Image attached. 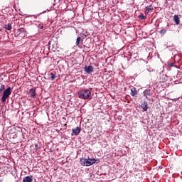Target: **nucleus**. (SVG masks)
<instances>
[{"label": "nucleus", "instance_id": "obj_2", "mask_svg": "<svg viewBox=\"0 0 182 182\" xmlns=\"http://www.w3.org/2000/svg\"><path fill=\"white\" fill-rule=\"evenodd\" d=\"M12 95V88L11 87H9L7 89L4 90L3 95L1 97V102L2 103H5L6 102V100L9 96Z\"/></svg>", "mask_w": 182, "mask_h": 182}, {"label": "nucleus", "instance_id": "obj_18", "mask_svg": "<svg viewBox=\"0 0 182 182\" xmlns=\"http://www.w3.org/2000/svg\"><path fill=\"white\" fill-rule=\"evenodd\" d=\"M166 32H167V31L166 29L163 28L159 31V33H162L163 35H164L166 33Z\"/></svg>", "mask_w": 182, "mask_h": 182}, {"label": "nucleus", "instance_id": "obj_11", "mask_svg": "<svg viewBox=\"0 0 182 182\" xmlns=\"http://www.w3.org/2000/svg\"><path fill=\"white\" fill-rule=\"evenodd\" d=\"M80 43H83V41L82 40V38L77 37L76 40V46L80 48Z\"/></svg>", "mask_w": 182, "mask_h": 182}, {"label": "nucleus", "instance_id": "obj_17", "mask_svg": "<svg viewBox=\"0 0 182 182\" xmlns=\"http://www.w3.org/2000/svg\"><path fill=\"white\" fill-rule=\"evenodd\" d=\"M139 19H144V20L146 19V16H144V15H143V14H141L139 16Z\"/></svg>", "mask_w": 182, "mask_h": 182}, {"label": "nucleus", "instance_id": "obj_3", "mask_svg": "<svg viewBox=\"0 0 182 182\" xmlns=\"http://www.w3.org/2000/svg\"><path fill=\"white\" fill-rule=\"evenodd\" d=\"M80 164L82 166H85L86 167H88L89 166H92V164H95L96 163V159H80Z\"/></svg>", "mask_w": 182, "mask_h": 182}, {"label": "nucleus", "instance_id": "obj_1", "mask_svg": "<svg viewBox=\"0 0 182 182\" xmlns=\"http://www.w3.org/2000/svg\"><path fill=\"white\" fill-rule=\"evenodd\" d=\"M77 95L80 99H84L85 100H87V99H89V97H90L92 95V92L89 90H82L78 92Z\"/></svg>", "mask_w": 182, "mask_h": 182}, {"label": "nucleus", "instance_id": "obj_21", "mask_svg": "<svg viewBox=\"0 0 182 182\" xmlns=\"http://www.w3.org/2000/svg\"><path fill=\"white\" fill-rule=\"evenodd\" d=\"M39 29H43V26H39Z\"/></svg>", "mask_w": 182, "mask_h": 182}, {"label": "nucleus", "instance_id": "obj_9", "mask_svg": "<svg viewBox=\"0 0 182 182\" xmlns=\"http://www.w3.org/2000/svg\"><path fill=\"white\" fill-rule=\"evenodd\" d=\"M85 70L87 73H92L93 72V66L89 65L88 67L85 66Z\"/></svg>", "mask_w": 182, "mask_h": 182}, {"label": "nucleus", "instance_id": "obj_14", "mask_svg": "<svg viewBox=\"0 0 182 182\" xmlns=\"http://www.w3.org/2000/svg\"><path fill=\"white\" fill-rule=\"evenodd\" d=\"M149 12H153V7L151 6L146 7L145 14H149Z\"/></svg>", "mask_w": 182, "mask_h": 182}, {"label": "nucleus", "instance_id": "obj_22", "mask_svg": "<svg viewBox=\"0 0 182 182\" xmlns=\"http://www.w3.org/2000/svg\"><path fill=\"white\" fill-rule=\"evenodd\" d=\"M1 30L0 29V32H1Z\"/></svg>", "mask_w": 182, "mask_h": 182}, {"label": "nucleus", "instance_id": "obj_6", "mask_svg": "<svg viewBox=\"0 0 182 182\" xmlns=\"http://www.w3.org/2000/svg\"><path fill=\"white\" fill-rule=\"evenodd\" d=\"M149 104H147V102L144 101L141 103V109H143V110H144V112H147L148 109H149Z\"/></svg>", "mask_w": 182, "mask_h": 182}, {"label": "nucleus", "instance_id": "obj_10", "mask_svg": "<svg viewBox=\"0 0 182 182\" xmlns=\"http://www.w3.org/2000/svg\"><path fill=\"white\" fill-rule=\"evenodd\" d=\"M139 93V91L137 90V88L132 87L131 89V96H136Z\"/></svg>", "mask_w": 182, "mask_h": 182}, {"label": "nucleus", "instance_id": "obj_16", "mask_svg": "<svg viewBox=\"0 0 182 182\" xmlns=\"http://www.w3.org/2000/svg\"><path fill=\"white\" fill-rule=\"evenodd\" d=\"M50 75L51 76V77H50L51 80H55V79H56V75H54L53 73H51L50 74Z\"/></svg>", "mask_w": 182, "mask_h": 182}, {"label": "nucleus", "instance_id": "obj_12", "mask_svg": "<svg viewBox=\"0 0 182 182\" xmlns=\"http://www.w3.org/2000/svg\"><path fill=\"white\" fill-rule=\"evenodd\" d=\"M151 95V90H145L144 91V96L147 99V96Z\"/></svg>", "mask_w": 182, "mask_h": 182}, {"label": "nucleus", "instance_id": "obj_5", "mask_svg": "<svg viewBox=\"0 0 182 182\" xmlns=\"http://www.w3.org/2000/svg\"><path fill=\"white\" fill-rule=\"evenodd\" d=\"M81 132L80 127H77L75 129H73L72 136H77Z\"/></svg>", "mask_w": 182, "mask_h": 182}, {"label": "nucleus", "instance_id": "obj_8", "mask_svg": "<svg viewBox=\"0 0 182 182\" xmlns=\"http://www.w3.org/2000/svg\"><path fill=\"white\" fill-rule=\"evenodd\" d=\"M33 181V176H26L23 179L22 182H32Z\"/></svg>", "mask_w": 182, "mask_h": 182}, {"label": "nucleus", "instance_id": "obj_4", "mask_svg": "<svg viewBox=\"0 0 182 182\" xmlns=\"http://www.w3.org/2000/svg\"><path fill=\"white\" fill-rule=\"evenodd\" d=\"M27 94L28 95V96L30 97H32V99H35V97H36V88L33 87V88L30 89L28 90V92H27Z\"/></svg>", "mask_w": 182, "mask_h": 182}, {"label": "nucleus", "instance_id": "obj_13", "mask_svg": "<svg viewBox=\"0 0 182 182\" xmlns=\"http://www.w3.org/2000/svg\"><path fill=\"white\" fill-rule=\"evenodd\" d=\"M4 28H5L6 31H11V29H12V23H9L8 24H6V25L4 26Z\"/></svg>", "mask_w": 182, "mask_h": 182}, {"label": "nucleus", "instance_id": "obj_15", "mask_svg": "<svg viewBox=\"0 0 182 182\" xmlns=\"http://www.w3.org/2000/svg\"><path fill=\"white\" fill-rule=\"evenodd\" d=\"M5 90V85H0V93H2Z\"/></svg>", "mask_w": 182, "mask_h": 182}, {"label": "nucleus", "instance_id": "obj_7", "mask_svg": "<svg viewBox=\"0 0 182 182\" xmlns=\"http://www.w3.org/2000/svg\"><path fill=\"white\" fill-rule=\"evenodd\" d=\"M181 17V15L176 14L173 16V21L175 22L176 25H178L180 23V18Z\"/></svg>", "mask_w": 182, "mask_h": 182}, {"label": "nucleus", "instance_id": "obj_20", "mask_svg": "<svg viewBox=\"0 0 182 182\" xmlns=\"http://www.w3.org/2000/svg\"><path fill=\"white\" fill-rule=\"evenodd\" d=\"M25 31V28H21L20 29H19V31L20 32H23Z\"/></svg>", "mask_w": 182, "mask_h": 182}, {"label": "nucleus", "instance_id": "obj_19", "mask_svg": "<svg viewBox=\"0 0 182 182\" xmlns=\"http://www.w3.org/2000/svg\"><path fill=\"white\" fill-rule=\"evenodd\" d=\"M35 149L36 150H39V145H38V144H35Z\"/></svg>", "mask_w": 182, "mask_h": 182}]
</instances>
